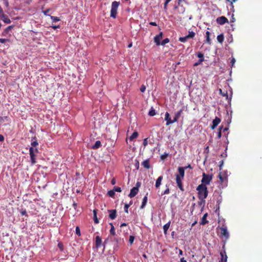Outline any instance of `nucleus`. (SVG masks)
Returning <instances> with one entry per match:
<instances>
[{
  "label": "nucleus",
  "instance_id": "obj_1",
  "mask_svg": "<svg viewBox=\"0 0 262 262\" xmlns=\"http://www.w3.org/2000/svg\"><path fill=\"white\" fill-rule=\"evenodd\" d=\"M196 190L198 191V198L201 200V203L199 204L201 205L202 202L205 203V199L208 196V191L206 186L204 184L199 185L197 187Z\"/></svg>",
  "mask_w": 262,
  "mask_h": 262
},
{
  "label": "nucleus",
  "instance_id": "obj_2",
  "mask_svg": "<svg viewBox=\"0 0 262 262\" xmlns=\"http://www.w3.org/2000/svg\"><path fill=\"white\" fill-rule=\"evenodd\" d=\"M185 168H183V167H178V171L179 174H176V183L177 184L178 187L179 189L182 191H184V189L183 186V184L182 182V179H184V174H185Z\"/></svg>",
  "mask_w": 262,
  "mask_h": 262
},
{
  "label": "nucleus",
  "instance_id": "obj_3",
  "mask_svg": "<svg viewBox=\"0 0 262 262\" xmlns=\"http://www.w3.org/2000/svg\"><path fill=\"white\" fill-rule=\"evenodd\" d=\"M34 139H35V141H32L31 143V145L33 147H31L29 149V154L30 156L31 161L32 164H34L36 163V156L35 152H38L37 148H34L33 147H36L38 144L36 140V138L35 137H34Z\"/></svg>",
  "mask_w": 262,
  "mask_h": 262
},
{
  "label": "nucleus",
  "instance_id": "obj_4",
  "mask_svg": "<svg viewBox=\"0 0 262 262\" xmlns=\"http://www.w3.org/2000/svg\"><path fill=\"white\" fill-rule=\"evenodd\" d=\"M120 5L119 2L114 1L112 3L110 16L116 18L117 14V10Z\"/></svg>",
  "mask_w": 262,
  "mask_h": 262
},
{
  "label": "nucleus",
  "instance_id": "obj_5",
  "mask_svg": "<svg viewBox=\"0 0 262 262\" xmlns=\"http://www.w3.org/2000/svg\"><path fill=\"white\" fill-rule=\"evenodd\" d=\"M212 177L213 176L212 174H208L204 172L202 175L201 184H204L205 186L209 185L212 180Z\"/></svg>",
  "mask_w": 262,
  "mask_h": 262
},
{
  "label": "nucleus",
  "instance_id": "obj_6",
  "mask_svg": "<svg viewBox=\"0 0 262 262\" xmlns=\"http://www.w3.org/2000/svg\"><path fill=\"white\" fill-rule=\"evenodd\" d=\"M219 229L220 230V236L222 237H224L225 240H227L229 237V234L227 231V228L223 226L220 227Z\"/></svg>",
  "mask_w": 262,
  "mask_h": 262
},
{
  "label": "nucleus",
  "instance_id": "obj_7",
  "mask_svg": "<svg viewBox=\"0 0 262 262\" xmlns=\"http://www.w3.org/2000/svg\"><path fill=\"white\" fill-rule=\"evenodd\" d=\"M225 244L224 243V245L223 246V251H222L220 252V255H221L222 258H221V259L220 261V262H227V260L228 257L226 255V251L225 250Z\"/></svg>",
  "mask_w": 262,
  "mask_h": 262
},
{
  "label": "nucleus",
  "instance_id": "obj_8",
  "mask_svg": "<svg viewBox=\"0 0 262 262\" xmlns=\"http://www.w3.org/2000/svg\"><path fill=\"white\" fill-rule=\"evenodd\" d=\"M216 22L218 24L223 25L226 23H228V20L225 16H222L217 18Z\"/></svg>",
  "mask_w": 262,
  "mask_h": 262
},
{
  "label": "nucleus",
  "instance_id": "obj_9",
  "mask_svg": "<svg viewBox=\"0 0 262 262\" xmlns=\"http://www.w3.org/2000/svg\"><path fill=\"white\" fill-rule=\"evenodd\" d=\"M163 32H160L158 35L154 37V42L156 43V45H160V40L163 38Z\"/></svg>",
  "mask_w": 262,
  "mask_h": 262
},
{
  "label": "nucleus",
  "instance_id": "obj_10",
  "mask_svg": "<svg viewBox=\"0 0 262 262\" xmlns=\"http://www.w3.org/2000/svg\"><path fill=\"white\" fill-rule=\"evenodd\" d=\"M107 211L109 212L108 217L110 219L113 220L116 218L117 211L116 209H110L108 210Z\"/></svg>",
  "mask_w": 262,
  "mask_h": 262
},
{
  "label": "nucleus",
  "instance_id": "obj_11",
  "mask_svg": "<svg viewBox=\"0 0 262 262\" xmlns=\"http://www.w3.org/2000/svg\"><path fill=\"white\" fill-rule=\"evenodd\" d=\"M220 122L221 119L217 117H216L212 121V124L211 125V128L212 129H214Z\"/></svg>",
  "mask_w": 262,
  "mask_h": 262
},
{
  "label": "nucleus",
  "instance_id": "obj_12",
  "mask_svg": "<svg viewBox=\"0 0 262 262\" xmlns=\"http://www.w3.org/2000/svg\"><path fill=\"white\" fill-rule=\"evenodd\" d=\"M165 120L166 121V125H168L169 124H172L174 123L173 121V119L171 120L170 117V115L168 112H166L165 115Z\"/></svg>",
  "mask_w": 262,
  "mask_h": 262
},
{
  "label": "nucleus",
  "instance_id": "obj_13",
  "mask_svg": "<svg viewBox=\"0 0 262 262\" xmlns=\"http://www.w3.org/2000/svg\"><path fill=\"white\" fill-rule=\"evenodd\" d=\"M139 190L137 187H133L131 189L130 193L128 195V196L130 198H132L136 196V195L138 193Z\"/></svg>",
  "mask_w": 262,
  "mask_h": 262
},
{
  "label": "nucleus",
  "instance_id": "obj_14",
  "mask_svg": "<svg viewBox=\"0 0 262 262\" xmlns=\"http://www.w3.org/2000/svg\"><path fill=\"white\" fill-rule=\"evenodd\" d=\"M218 177L220 182L222 183L227 181V176L226 174H223L222 172H220Z\"/></svg>",
  "mask_w": 262,
  "mask_h": 262
},
{
  "label": "nucleus",
  "instance_id": "obj_15",
  "mask_svg": "<svg viewBox=\"0 0 262 262\" xmlns=\"http://www.w3.org/2000/svg\"><path fill=\"white\" fill-rule=\"evenodd\" d=\"M0 19L2 20L6 24H10L11 23L10 19L8 18V16L5 14H2V15L0 16Z\"/></svg>",
  "mask_w": 262,
  "mask_h": 262
},
{
  "label": "nucleus",
  "instance_id": "obj_16",
  "mask_svg": "<svg viewBox=\"0 0 262 262\" xmlns=\"http://www.w3.org/2000/svg\"><path fill=\"white\" fill-rule=\"evenodd\" d=\"M183 109H181L180 111L176 113L174 117L173 118V121H174V122H177L178 121L179 119L180 118V116L183 113Z\"/></svg>",
  "mask_w": 262,
  "mask_h": 262
},
{
  "label": "nucleus",
  "instance_id": "obj_17",
  "mask_svg": "<svg viewBox=\"0 0 262 262\" xmlns=\"http://www.w3.org/2000/svg\"><path fill=\"white\" fill-rule=\"evenodd\" d=\"M102 240L101 238L99 236L96 237L95 245L96 248L100 247L101 245Z\"/></svg>",
  "mask_w": 262,
  "mask_h": 262
},
{
  "label": "nucleus",
  "instance_id": "obj_18",
  "mask_svg": "<svg viewBox=\"0 0 262 262\" xmlns=\"http://www.w3.org/2000/svg\"><path fill=\"white\" fill-rule=\"evenodd\" d=\"M147 195L148 193H146V194L144 196V197L143 199L142 205L140 206V209H143L145 206L146 205L147 202Z\"/></svg>",
  "mask_w": 262,
  "mask_h": 262
},
{
  "label": "nucleus",
  "instance_id": "obj_19",
  "mask_svg": "<svg viewBox=\"0 0 262 262\" xmlns=\"http://www.w3.org/2000/svg\"><path fill=\"white\" fill-rule=\"evenodd\" d=\"M162 180H163V176H160V177H158V178L156 180V184H155V187L157 188H158L160 187V186L161 185V182H162Z\"/></svg>",
  "mask_w": 262,
  "mask_h": 262
},
{
  "label": "nucleus",
  "instance_id": "obj_20",
  "mask_svg": "<svg viewBox=\"0 0 262 262\" xmlns=\"http://www.w3.org/2000/svg\"><path fill=\"white\" fill-rule=\"evenodd\" d=\"M170 225V221H169L167 223L165 224L163 226L164 233L165 235L167 234V231Z\"/></svg>",
  "mask_w": 262,
  "mask_h": 262
},
{
  "label": "nucleus",
  "instance_id": "obj_21",
  "mask_svg": "<svg viewBox=\"0 0 262 262\" xmlns=\"http://www.w3.org/2000/svg\"><path fill=\"white\" fill-rule=\"evenodd\" d=\"M142 165L146 169H149L150 168V164L149 161L148 160H144L142 163Z\"/></svg>",
  "mask_w": 262,
  "mask_h": 262
},
{
  "label": "nucleus",
  "instance_id": "obj_22",
  "mask_svg": "<svg viewBox=\"0 0 262 262\" xmlns=\"http://www.w3.org/2000/svg\"><path fill=\"white\" fill-rule=\"evenodd\" d=\"M97 210H96V209H94L93 210L94 221V223L96 224H97L99 223V220L97 216Z\"/></svg>",
  "mask_w": 262,
  "mask_h": 262
},
{
  "label": "nucleus",
  "instance_id": "obj_23",
  "mask_svg": "<svg viewBox=\"0 0 262 262\" xmlns=\"http://www.w3.org/2000/svg\"><path fill=\"white\" fill-rule=\"evenodd\" d=\"M210 33L209 31H206V42L209 45H210L211 43V39L210 38Z\"/></svg>",
  "mask_w": 262,
  "mask_h": 262
},
{
  "label": "nucleus",
  "instance_id": "obj_24",
  "mask_svg": "<svg viewBox=\"0 0 262 262\" xmlns=\"http://www.w3.org/2000/svg\"><path fill=\"white\" fill-rule=\"evenodd\" d=\"M219 92H220V94L224 96V97H226V99H228V93H227V91H223L222 89H220L219 90Z\"/></svg>",
  "mask_w": 262,
  "mask_h": 262
},
{
  "label": "nucleus",
  "instance_id": "obj_25",
  "mask_svg": "<svg viewBox=\"0 0 262 262\" xmlns=\"http://www.w3.org/2000/svg\"><path fill=\"white\" fill-rule=\"evenodd\" d=\"M138 136V133L137 132H134L129 138L130 141L137 138Z\"/></svg>",
  "mask_w": 262,
  "mask_h": 262
},
{
  "label": "nucleus",
  "instance_id": "obj_26",
  "mask_svg": "<svg viewBox=\"0 0 262 262\" xmlns=\"http://www.w3.org/2000/svg\"><path fill=\"white\" fill-rule=\"evenodd\" d=\"M101 145V142L99 140L96 141L94 145H93L92 148L93 149H97L99 148Z\"/></svg>",
  "mask_w": 262,
  "mask_h": 262
},
{
  "label": "nucleus",
  "instance_id": "obj_27",
  "mask_svg": "<svg viewBox=\"0 0 262 262\" xmlns=\"http://www.w3.org/2000/svg\"><path fill=\"white\" fill-rule=\"evenodd\" d=\"M110 225H111V229H110V234L112 235H116V232H115V228H114V226L113 224L112 223H110Z\"/></svg>",
  "mask_w": 262,
  "mask_h": 262
},
{
  "label": "nucleus",
  "instance_id": "obj_28",
  "mask_svg": "<svg viewBox=\"0 0 262 262\" xmlns=\"http://www.w3.org/2000/svg\"><path fill=\"white\" fill-rule=\"evenodd\" d=\"M207 216V213L203 215V217L202 219V222L201 223V225H205V224H206V223H208V221H207V220H206Z\"/></svg>",
  "mask_w": 262,
  "mask_h": 262
},
{
  "label": "nucleus",
  "instance_id": "obj_29",
  "mask_svg": "<svg viewBox=\"0 0 262 262\" xmlns=\"http://www.w3.org/2000/svg\"><path fill=\"white\" fill-rule=\"evenodd\" d=\"M217 41L222 43L223 41H224V35L223 34H220V35H219L217 36Z\"/></svg>",
  "mask_w": 262,
  "mask_h": 262
},
{
  "label": "nucleus",
  "instance_id": "obj_30",
  "mask_svg": "<svg viewBox=\"0 0 262 262\" xmlns=\"http://www.w3.org/2000/svg\"><path fill=\"white\" fill-rule=\"evenodd\" d=\"M156 111L152 107H151V108H150V110H149V111L148 112V115L150 116H154L156 115Z\"/></svg>",
  "mask_w": 262,
  "mask_h": 262
},
{
  "label": "nucleus",
  "instance_id": "obj_31",
  "mask_svg": "<svg viewBox=\"0 0 262 262\" xmlns=\"http://www.w3.org/2000/svg\"><path fill=\"white\" fill-rule=\"evenodd\" d=\"M188 39H189L188 38V37L187 36V35L184 36V37H181L179 38V41L182 42H186Z\"/></svg>",
  "mask_w": 262,
  "mask_h": 262
},
{
  "label": "nucleus",
  "instance_id": "obj_32",
  "mask_svg": "<svg viewBox=\"0 0 262 262\" xmlns=\"http://www.w3.org/2000/svg\"><path fill=\"white\" fill-rule=\"evenodd\" d=\"M14 25H11V26H8V27H7L5 30V32L6 33H8L9 31H10L13 28H14Z\"/></svg>",
  "mask_w": 262,
  "mask_h": 262
},
{
  "label": "nucleus",
  "instance_id": "obj_33",
  "mask_svg": "<svg viewBox=\"0 0 262 262\" xmlns=\"http://www.w3.org/2000/svg\"><path fill=\"white\" fill-rule=\"evenodd\" d=\"M195 35V33L193 31H189V33L187 35V36L189 38H193Z\"/></svg>",
  "mask_w": 262,
  "mask_h": 262
},
{
  "label": "nucleus",
  "instance_id": "obj_34",
  "mask_svg": "<svg viewBox=\"0 0 262 262\" xmlns=\"http://www.w3.org/2000/svg\"><path fill=\"white\" fill-rule=\"evenodd\" d=\"M169 42V39L168 38H165L163 39L161 42H160V45L164 46L166 43Z\"/></svg>",
  "mask_w": 262,
  "mask_h": 262
},
{
  "label": "nucleus",
  "instance_id": "obj_35",
  "mask_svg": "<svg viewBox=\"0 0 262 262\" xmlns=\"http://www.w3.org/2000/svg\"><path fill=\"white\" fill-rule=\"evenodd\" d=\"M50 17L53 22H56L60 20V18L57 16H50Z\"/></svg>",
  "mask_w": 262,
  "mask_h": 262
},
{
  "label": "nucleus",
  "instance_id": "obj_36",
  "mask_svg": "<svg viewBox=\"0 0 262 262\" xmlns=\"http://www.w3.org/2000/svg\"><path fill=\"white\" fill-rule=\"evenodd\" d=\"M223 128L222 126H220L219 128V132L217 133V138L220 139L221 138L222 136V129Z\"/></svg>",
  "mask_w": 262,
  "mask_h": 262
},
{
  "label": "nucleus",
  "instance_id": "obj_37",
  "mask_svg": "<svg viewBox=\"0 0 262 262\" xmlns=\"http://www.w3.org/2000/svg\"><path fill=\"white\" fill-rule=\"evenodd\" d=\"M107 194L110 197L113 198L114 196L115 193L113 189V190H111L108 191L107 192Z\"/></svg>",
  "mask_w": 262,
  "mask_h": 262
},
{
  "label": "nucleus",
  "instance_id": "obj_38",
  "mask_svg": "<svg viewBox=\"0 0 262 262\" xmlns=\"http://www.w3.org/2000/svg\"><path fill=\"white\" fill-rule=\"evenodd\" d=\"M19 212L21 215H25L26 216H28L26 210L25 209H21L19 210Z\"/></svg>",
  "mask_w": 262,
  "mask_h": 262
},
{
  "label": "nucleus",
  "instance_id": "obj_39",
  "mask_svg": "<svg viewBox=\"0 0 262 262\" xmlns=\"http://www.w3.org/2000/svg\"><path fill=\"white\" fill-rule=\"evenodd\" d=\"M197 56L200 58L199 59H202L203 61L204 60V54L202 53H198Z\"/></svg>",
  "mask_w": 262,
  "mask_h": 262
},
{
  "label": "nucleus",
  "instance_id": "obj_40",
  "mask_svg": "<svg viewBox=\"0 0 262 262\" xmlns=\"http://www.w3.org/2000/svg\"><path fill=\"white\" fill-rule=\"evenodd\" d=\"M131 202L128 204H125V205H124V211L126 212V213H128V209L129 208V207L130 206V205H131Z\"/></svg>",
  "mask_w": 262,
  "mask_h": 262
},
{
  "label": "nucleus",
  "instance_id": "obj_41",
  "mask_svg": "<svg viewBox=\"0 0 262 262\" xmlns=\"http://www.w3.org/2000/svg\"><path fill=\"white\" fill-rule=\"evenodd\" d=\"M75 232H76V234L78 235V236H80L81 235V233H80V228L78 226H77L76 227V229H75Z\"/></svg>",
  "mask_w": 262,
  "mask_h": 262
},
{
  "label": "nucleus",
  "instance_id": "obj_42",
  "mask_svg": "<svg viewBox=\"0 0 262 262\" xmlns=\"http://www.w3.org/2000/svg\"><path fill=\"white\" fill-rule=\"evenodd\" d=\"M134 240H135V236H134L133 235H130L129 236V242L130 245L133 244Z\"/></svg>",
  "mask_w": 262,
  "mask_h": 262
},
{
  "label": "nucleus",
  "instance_id": "obj_43",
  "mask_svg": "<svg viewBox=\"0 0 262 262\" xmlns=\"http://www.w3.org/2000/svg\"><path fill=\"white\" fill-rule=\"evenodd\" d=\"M203 62V60L202 59H199L197 62H195L193 64V66L194 67H196V66H198L199 65H200V64H201Z\"/></svg>",
  "mask_w": 262,
  "mask_h": 262
},
{
  "label": "nucleus",
  "instance_id": "obj_44",
  "mask_svg": "<svg viewBox=\"0 0 262 262\" xmlns=\"http://www.w3.org/2000/svg\"><path fill=\"white\" fill-rule=\"evenodd\" d=\"M113 189H114V191L119 192L121 191V189L119 187L115 186L114 187Z\"/></svg>",
  "mask_w": 262,
  "mask_h": 262
},
{
  "label": "nucleus",
  "instance_id": "obj_45",
  "mask_svg": "<svg viewBox=\"0 0 262 262\" xmlns=\"http://www.w3.org/2000/svg\"><path fill=\"white\" fill-rule=\"evenodd\" d=\"M139 164H139V161L137 160H135V167H136L137 169H139Z\"/></svg>",
  "mask_w": 262,
  "mask_h": 262
},
{
  "label": "nucleus",
  "instance_id": "obj_46",
  "mask_svg": "<svg viewBox=\"0 0 262 262\" xmlns=\"http://www.w3.org/2000/svg\"><path fill=\"white\" fill-rule=\"evenodd\" d=\"M50 11V9H48L45 11H43V13L44 14V15H47V16H50L49 14V11Z\"/></svg>",
  "mask_w": 262,
  "mask_h": 262
},
{
  "label": "nucleus",
  "instance_id": "obj_47",
  "mask_svg": "<svg viewBox=\"0 0 262 262\" xmlns=\"http://www.w3.org/2000/svg\"><path fill=\"white\" fill-rule=\"evenodd\" d=\"M147 140H148V138H145L143 140V144L144 147H146L147 145V144H148V141H147Z\"/></svg>",
  "mask_w": 262,
  "mask_h": 262
},
{
  "label": "nucleus",
  "instance_id": "obj_48",
  "mask_svg": "<svg viewBox=\"0 0 262 262\" xmlns=\"http://www.w3.org/2000/svg\"><path fill=\"white\" fill-rule=\"evenodd\" d=\"M146 90V87L144 85H142L140 88V91L142 93L144 92Z\"/></svg>",
  "mask_w": 262,
  "mask_h": 262
},
{
  "label": "nucleus",
  "instance_id": "obj_49",
  "mask_svg": "<svg viewBox=\"0 0 262 262\" xmlns=\"http://www.w3.org/2000/svg\"><path fill=\"white\" fill-rule=\"evenodd\" d=\"M224 160H222L220 162L219 167H220V170H221L222 169V167L224 165Z\"/></svg>",
  "mask_w": 262,
  "mask_h": 262
},
{
  "label": "nucleus",
  "instance_id": "obj_50",
  "mask_svg": "<svg viewBox=\"0 0 262 262\" xmlns=\"http://www.w3.org/2000/svg\"><path fill=\"white\" fill-rule=\"evenodd\" d=\"M235 62V59L234 57H232L231 60V61H230V63L231 64V67L234 66Z\"/></svg>",
  "mask_w": 262,
  "mask_h": 262
},
{
  "label": "nucleus",
  "instance_id": "obj_51",
  "mask_svg": "<svg viewBox=\"0 0 262 262\" xmlns=\"http://www.w3.org/2000/svg\"><path fill=\"white\" fill-rule=\"evenodd\" d=\"M169 193V188H167L163 192V193H162V194H168Z\"/></svg>",
  "mask_w": 262,
  "mask_h": 262
},
{
  "label": "nucleus",
  "instance_id": "obj_52",
  "mask_svg": "<svg viewBox=\"0 0 262 262\" xmlns=\"http://www.w3.org/2000/svg\"><path fill=\"white\" fill-rule=\"evenodd\" d=\"M3 1L4 2V4L6 6V7H8V6H9L8 0H3Z\"/></svg>",
  "mask_w": 262,
  "mask_h": 262
},
{
  "label": "nucleus",
  "instance_id": "obj_53",
  "mask_svg": "<svg viewBox=\"0 0 262 262\" xmlns=\"http://www.w3.org/2000/svg\"><path fill=\"white\" fill-rule=\"evenodd\" d=\"M7 40V39H6L0 38V42L2 43H5Z\"/></svg>",
  "mask_w": 262,
  "mask_h": 262
},
{
  "label": "nucleus",
  "instance_id": "obj_54",
  "mask_svg": "<svg viewBox=\"0 0 262 262\" xmlns=\"http://www.w3.org/2000/svg\"><path fill=\"white\" fill-rule=\"evenodd\" d=\"M58 247L60 248V249L61 251H62V250H63V246H62V244H61V243H59V244H58Z\"/></svg>",
  "mask_w": 262,
  "mask_h": 262
},
{
  "label": "nucleus",
  "instance_id": "obj_55",
  "mask_svg": "<svg viewBox=\"0 0 262 262\" xmlns=\"http://www.w3.org/2000/svg\"><path fill=\"white\" fill-rule=\"evenodd\" d=\"M149 24L151 26H157V24H156V22H154V21H151L149 23Z\"/></svg>",
  "mask_w": 262,
  "mask_h": 262
},
{
  "label": "nucleus",
  "instance_id": "obj_56",
  "mask_svg": "<svg viewBox=\"0 0 262 262\" xmlns=\"http://www.w3.org/2000/svg\"><path fill=\"white\" fill-rule=\"evenodd\" d=\"M51 27L54 29H56L57 28H60V26L58 25V26H54V25H52L51 26Z\"/></svg>",
  "mask_w": 262,
  "mask_h": 262
},
{
  "label": "nucleus",
  "instance_id": "obj_57",
  "mask_svg": "<svg viewBox=\"0 0 262 262\" xmlns=\"http://www.w3.org/2000/svg\"><path fill=\"white\" fill-rule=\"evenodd\" d=\"M4 141V137L2 135H0V141L3 142Z\"/></svg>",
  "mask_w": 262,
  "mask_h": 262
},
{
  "label": "nucleus",
  "instance_id": "obj_58",
  "mask_svg": "<svg viewBox=\"0 0 262 262\" xmlns=\"http://www.w3.org/2000/svg\"><path fill=\"white\" fill-rule=\"evenodd\" d=\"M219 198H220V199H218V200L217 201V203H218L219 205L220 204V203L222 201V197H221V196H219Z\"/></svg>",
  "mask_w": 262,
  "mask_h": 262
},
{
  "label": "nucleus",
  "instance_id": "obj_59",
  "mask_svg": "<svg viewBox=\"0 0 262 262\" xmlns=\"http://www.w3.org/2000/svg\"><path fill=\"white\" fill-rule=\"evenodd\" d=\"M111 184L112 185H115L116 184V180L113 178L112 180H111Z\"/></svg>",
  "mask_w": 262,
  "mask_h": 262
},
{
  "label": "nucleus",
  "instance_id": "obj_60",
  "mask_svg": "<svg viewBox=\"0 0 262 262\" xmlns=\"http://www.w3.org/2000/svg\"><path fill=\"white\" fill-rule=\"evenodd\" d=\"M183 168H185V169H186L187 168H189L190 169H192V166H191L190 164H188V165L187 166H185V167H183Z\"/></svg>",
  "mask_w": 262,
  "mask_h": 262
},
{
  "label": "nucleus",
  "instance_id": "obj_61",
  "mask_svg": "<svg viewBox=\"0 0 262 262\" xmlns=\"http://www.w3.org/2000/svg\"><path fill=\"white\" fill-rule=\"evenodd\" d=\"M140 185H141L140 183H139V182H137V183H136V186H135V187H137V188H138V189H139V187L140 186Z\"/></svg>",
  "mask_w": 262,
  "mask_h": 262
},
{
  "label": "nucleus",
  "instance_id": "obj_62",
  "mask_svg": "<svg viewBox=\"0 0 262 262\" xmlns=\"http://www.w3.org/2000/svg\"><path fill=\"white\" fill-rule=\"evenodd\" d=\"M3 118H4V121L5 120H7V121H9V118L8 116H5V117H2Z\"/></svg>",
  "mask_w": 262,
  "mask_h": 262
},
{
  "label": "nucleus",
  "instance_id": "obj_63",
  "mask_svg": "<svg viewBox=\"0 0 262 262\" xmlns=\"http://www.w3.org/2000/svg\"><path fill=\"white\" fill-rule=\"evenodd\" d=\"M180 262H187V261L184 259V257H182L180 259Z\"/></svg>",
  "mask_w": 262,
  "mask_h": 262
},
{
  "label": "nucleus",
  "instance_id": "obj_64",
  "mask_svg": "<svg viewBox=\"0 0 262 262\" xmlns=\"http://www.w3.org/2000/svg\"><path fill=\"white\" fill-rule=\"evenodd\" d=\"M177 3L178 5H180L181 2H182V0H177Z\"/></svg>",
  "mask_w": 262,
  "mask_h": 262
}]
</instances>
